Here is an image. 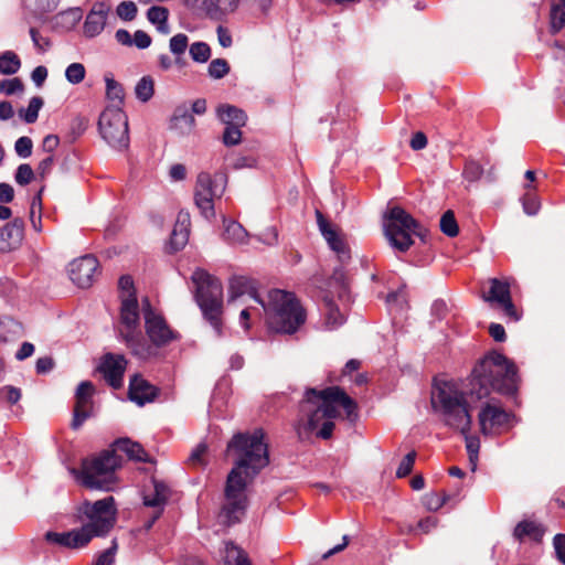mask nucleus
Returning a JSON list of instances; mask_svg holds the SVG:
<instances>
[{"label": "nucleus", "mask_w": 565, "mask_h": 565, "mask_svg": "<svg viewBox=\"0 0 565 565\" xmlns=\"http://www.w3.org/2000/svg\"><path fill=\"white\" fill-rule=\"evenodd\" d=\"M449 499L446 493L439 494L437 492L427 493L424 498V504L429 511L439 510Z\"/></svg>", "instance_id": "obj_55"}, {"label": "nucleus", "mask_w": 565, "mask_h": 565, "mask_svg": "<svg viewBox=\"0 0 565 565\" xmlns=\"http://www.w3.org/2000/svg\"><path fill=\"white\" fill-rule=\"evenodd\" d=\"M79 512L87 522L79 530H111L116 521V508L114 497H106L94 503L84 502Z\"/></svg>", "instance_id": "obj_12"}, {"label": "nucleus", "mask_w": 565, "mask_h": 565, "mask_svg": "<svg viewBox=\"0 0 565 565\" xmlns=\"http://www.w3.org/2000/svg\"><path fill=\"white\" fill-rule=\"evenodd\" d=\"M189 45V38L184 33H178L170 39V52L175 55V62H180V56L183 55Z\"/></svg>", "instance_id": "obj_43"}, {"label": "nucleus", "mask_w": 565, "mask_h": 565, "mask_svg": "<svg viewBox=\"0 0 565 565\" xmlns=\"http://www.w3.org/2000/svg\"><path fill=\"white\" fill-rule=\"evenodd\" d=\"M151 42L150 35L142 30H137L132 35V45L139 50L148 49Z\"/></svg>", "instance_id": "obj_61"}, {"label": "nucleus", "mask_w": 565, "mask_h": 565, "mask_svg": "<svg viewBox=\"0 0 565 565\" xmlns=\"http://www.w3.org/2000/svg\"><path fill=\"white\" fill-rule=\"evenodd\" d=\"M268 328L277 333L294 334L306 322L307 313L294 292L271 289L260 303Z\"/></svg>", "instance_id": "obj_4"}, {"label": "nucleus", "mask_w": 565, "mask_h": 565, "mask_svg": "<svg viewBox=\"0 0 565 565\" xmlns=\"http://www.w3.org/2000/svg\"><path fill=\"white\" fill-rule=\"evenodd\" d=\"M324 327L327 330H334L345 321L337 305L331 299H324L323 302Z\"/></svg>", "instance_id": "obj_33"}, {"label": "nucleus", "mask_w": 565, "mask_h": 565, "mask_svg": "<svg viewBox=\"0 0 565 565\" xmlns=\"http://www.w3.org/2000/svg\"><path fill=\"white\" fill-rule=\"evenodd\" d=\"M110 7L105 2L93 4L83 25V33L86 38L93 39L104 31Z\"/></svg>", "instance_id": "obj_21"}, {"label": "nucleus", "mask_w": 565, "mask_h": 565, "mask_svg": "<svg viewBox=\"0 0 565 565\" xmlns=\"http://www.w3.org/2000/svg\"><path fill=\"white\" fill-rule=\"evenodd\" d=\"M98 268V260L93 255H85L74 259L68 265L71 280L79 288H87L93 284V278Z\"/></svg>", "instance_id": "obj_16"}, {"label": "nucleus", "mask_w": 565, "mask_h": 565, "mask_svg": "<svg viewBox=\"0 0 565 565\" xmlns=\"http://www.w3.org/2000/svg\"><path fill=\"white\" fill-rule=\"evenodd\" d=\"M385 301L390 310L403 311L407 306L405 286L399 287L395 291L388 292Z\"/></svg>", "instance_id": "obj_41"}, {"label": "nucleus", "mask_w": 565, "mask_h": 565, "mask_svg": "<svg viewBox=\"0 0 565 565\" xmlns=\"http://www.w3.org/2000/svg\"><path fill=\"white\" fill-rule=\"evenodd\" d=\"M245 295L259 305L264 300L258 292V284L255 279L246 276H233L228 282V303L235 302Z\"/></svg>", "instance_id": "obj_20"}, {"label": "nucleus", "mask_w": 565, "mask_h": 565, "mask_svg": "<svg viewBox=\"0 0 565 565\" xmlns=\"http://www.w3.org/2000/svg\"><path fill=\"white\" fill-rule=\"evenodd\" d=\"M224 233L223 237L225 241L232 244H242L246 241V230L236 221L224 220Z\"/></svg>", "instance_id": "obj_35"}, {"label": "nucleus", "mask_w": 565, "mask_h": 565, "mask_svg": "<svg viewBox=\"0 0 565 565\" xmlns=\"http://www.w3.org/2000/svg\"><path fill=\"white\" fill-rule=\"evenodd\" d=\"M227 452L234 457V467L226 478L224 502L217 514L221 525L238 524L248 508L247 488L255 477L269 463L263 429L237 433L227 444Z\"/></svg>", "instance_id": "obj_1"}, {"label": "nucleus", "mask_w": 565, "mask_h": 565, "mask_svg": "<svg viewBox=\"0 0 565 565\" xmlns=\"http://www.w3.org/2000/svg\"><path fill=\"white\" fill-rule=\"evenodd\" d=\"M202 9L213 20H222L226 14L218 0H203Z\"/></svg>", "instance_id": "obj_52"}, {"label": "nucleus", "mask_w": 565, "mask_h": 565, "mask_svg": "<svg viewBox=\"0 0 565 565\" xmlns=\"http://www.w3.org/2000/svg\"><path fill=\"white\" fill-rule=\"evenodd\" d=\"M565 25V0H558L551 8V30L553 33L561 31Z\"/></svg>", "instance_id": "obj_40"}, {"label": "nucleus", "mask_w": 565, "mask_h": 565, "mask_svg": "<svg viewBox=\"0 0 565 565\" xmlns=\"http://www.w3.org/2000/svg\"><path fill=\"white\" fill-rule=\"evenodd\" d=\"M34 178V171L28 163H21L14 173V180L20 185L29 184Z\"/></svg>", "instance_id": "obj_56"}, {"label": "nucleus", "mask_w": 565, "mask_h": 565, "mask_svg": "<svg viewBox=\"0 0 565 565\" xmlns=\"http://www.w3.org/2000/svg\"><path fill=\"white\" fill-rule=\"evenodd\" d=\"M216 116L218 120L225 126H245L247 122L246 113L243 109L230 104L220 105L216 108Z\"/></svg>", "instance_id": "obj_27"}, {"label": "nucleus", "mask_w": 565, "mask_h": 565, "mask_svg": "<svg viewBox=\"0 0 565 565\" xmlns=\"http://www.w3.org/2000/svg\"><path fill=\"white\" fill-rule=\"evenodd\" d=\"M191 58L196 63H205L211 57V49L205 42H194L189 50Z\"/></svg>", "instance_id": "obj_45"}, {"label": "nucleus", "mask_w": 565, "mask_h": 565, "mask_svg": "<svg viewBox=\"0 0 565 565\" xmlns=\"http://www.w3.org/2000/svg\"><path fill=\"white\" fill-rule=\"evenodd\" d=\"M431 406L441 416L447 427L458 430L465 437L469 462L475 471L479 458L480 439L469 434L472 420L463 393L450 382L435 384Z\"/></svg>", "instance_id": "obj_2"}, {"label": "nucleus", "mask_w": 565, "mask_h": 565, "mask_svg": "<svg viewBox=\"0 0 565 565\" xmlns=\"http://www.w3.org/2000/svg\"><path fill=\"white\" fill-rule=\"evenodd\" d=\"M195 126V118L185 106L177 107L171 118V128L181 135H189Z\"/></svg>", "instance_id": "obj_28"}, {"label": "nucleus", "mask_w": 565, "mask_h": 565, "mask_svg": "<svg viewBox=\"0 0 565 565\" xmlns=\"http://www.w3.org/2000/svg\"><path fill=\"white\" fill-rule=\"evenodd\" d=\"M23 334V327L10 317H0V343L15 341Z\"/></svg>", "instance_id": "obj_30"}, {"label": "nucleus", "mask_w": 565, "mask_h": 565, "mask_svg": "<svg viewBox=\"0 0 565 565\" xmlns=\"http://www.w3.org/2000/svg\"><path fill=\"white\" fill-rule=\"evenodd\" d=\"M105 83L107 98L115 102V106L120 107L125 98V93L121 84L115 81L111 74L105 75Z\"/></svg>", "instance_id": "obj_39"}, {"label": "nucleus", "mask_w": 565, "mask_h": 565, "mask_svg": "<svg viewBox=\"0 0 565 565\" xmlns=\"http://www.w3.org/2000/svg\"><path fill=\"white\" fill-rule=\"evenodd\" d=\"M511 418L512 414L502 407L487 403L479 413L480 429L483 435H489L493 428L507 426Z\"/></svg>", "instance_id": "obj_19"}, {"label": "nucleus", "mask_w": 565, "mask_h": 565, "mask_svg": "<svg viewBox=\"0 0 565 565\" xmlns=\"http://www.w3.org/2000/svg\"><path fill=\"white\" fill-rule=\"evenodd\" d=\"M128 396L129 399L138 406H143L156 398L157 388L149 384L143 377L136 374L130 379Z\"/></svg>", "instance_id": "obj_24"}, {"label": "nucleus", "mask_w": 565, "mask_h": 565, "mask_svg": "<svg viewBox=\"0 0 565 565\" xmlns=\"http://www.w3.org/2000/svg\"><path fill=\"white\" fill-rule=\"evenodd\" d=\"M138 12V8L132 1H122L117 6L116 13L124 21H132Z\"/></svg>", "instance_id": "obj_54"}, {"label": "nucleus", "mask_w": 565, "mask_h": 565, "mask_svg": "<svg viewBox=\"0 0 565 565\" xmlns=\"http://www.w3.org/2000/svg\"><path fill=\"white\" fill-rule=\"evenodd\" d=\"M440 231L449 237L457 236L459 228L452 211L449 210L443 214L440 218Z\"/></svg>", "instance_id": "obj_46"}, {"label": "nucleus", "mask_w": 565, "mask_h": 565, "mask_svg": "<svg viewBox=\"0 0 565 565\" xmlns=\"http://www.w3.org/2000/svg\"><path fill=\"white\" fill-rule=\"evenodd\" d=\"M327 393L333 394L338 398L339 405L345 411L349 420L354 422L358 418L356 403L339 386H331L326 388Z\"/></svg>", "instance_id": "obj_32"}, {"label": "nucleus", "mask_w": 565, "mask_h": 565, "mask_svg": "<svg viewBox=\"0 0 565 565\" xmlns=\"http://www.w3.org/2000/svg\"><path fill=\"white\" fill-rule=\"evenodd\" d=\"M487 302L497 303L510 319L518 321L520 316L511 298L510 285L508 281L498 278L490 279V290L483 297Z\"/></svg>", "instance_id": "obj_13"}, {"label": "nucleus", "mask_w": 565, "mask_h": 565, "mask_svg": "<svg viewBox=\"0 0 565 565\" xmlns=\"http://www.w3.org/2000/svg\"><path fill=\"white\" fill-rule=\"evenodd\" d=\"M93 393L94 385L92 382L83 381L78 384L75 393L76 404L71 424L73 429H78L83 423L93 415Z\"/></svg>", "instance_id": "obj_14"}, {"label": "nucleus", "mask_w": 565, "mask_h": 565, "mask_svg": "<svg viewBox=\"0 0 565 565\" xmlns=\"http://www.w3.org/2000/svg\"><path fill=\"white\" fill-rule=\"evenodd\" d=\"M225 559L231 565H252L247 553L233 542L225 543Z\"/></svg>", "instance_id": "obj_36"}, {"label": "nucleus", "mask_w": 565, "mask_h": 565, "mask_svg": "<svg viewBox=\"0 0 565 565\" xmlns=\"http://www.w3.org/2000/svg\"><path fill=\"white\" fill-rule=\"evenodd\" d=\"M24 222L20 217L13 218L0 228V250L10 252L18 248L23 239Z\"/></svg>", "instance_id": "obj_23"}, {"label": "nucleus", "mask_w": 565, "mask_h": 565, "mask_svg": "<svg viewBox=\"0 0 565 565\" xmlns=\"http://www.w3.org/2000/svg\"><path fill=\"white\" fill-rule=\"evenodd\" d=\"M301 413H303L307 417L306 420L300 419L296 426L297 434L301 437L302 431L311 433L313 431L321 420H323V416L318 414V403L316 405L309 404L307 405L306 397L301 403Z\"/></svg>", "instance_id": "obj_26"}, {"label": "nucleus", "mask_w": 565, "mask_h": 565, "mask_svg": "<svg viewBox=\"0 0 565 565\" xmlns=\"http://www.w3.org/2000/svg\"><path fill=\"white\" fill-rule=\"evenodd\" d=\"M33 142L30 137L23 136L17 139L14 150L20 158H29L32 154Z\"/></svg>", "instance_id": "obj_57"}, {"label": "nucleus", "mask_w": 565, "mask_h": 565, "mask_svg": "<svg viewBox=\"0 0 565 565\" xmlns=\"http://www.w3.org/2000/svg\"><path fill=\"white\" fill-rule=\"evenodd\" d=\"M118 335L121 341L130 349L134 356L147 361L153 355V348L148 345V341L142 337L140 329L139 305L136 295L129 294L122 297L120 306V326Z\"/></svg>", "instance_id": "obj_7"}, {"label": "nucleus", "mask_w": 565, "mask_h": 565, "mask_svg": "<svg viewBox=\"0 0 565 565\" xmlns=\"http://www.w3.org/2000/svg\"><path fill=\"white\" fill-rule=\"evenodd\" d=\"M195 285V301L204 319L213 328L216 337L223 335V286L222 282L203 269H196L192 275Z\"/></svg>", "instance_id": "obj_6"}, {"label": "nucleus", "mask_w": 565, "mask_h": 565, "mask_svg": "<svg viewBox=\"0 0 565 565\" xmlns=\"http://www.w3.org/2000/svg\"><path fill=\"white\" fill-rule=\"evenodd\" d=\"M148 21L153 24L161 34H169L170 26L168 23L169 10L164 7L152 6L147 11Z\"/></svg>", "instance_id": "obj_31"}, {"label": "nucleus", "mask_w": 565, "mask_h": 565, "mask_svg": "<svg viewBox=\"0 0 565 565\" xmlns=\"http://www.w3.org/2000/svg\"><path fill=\"white\" fill-rule=\"evenodd\" d=\"M417 221L399 206L391 207L384 214V235L390 246L399 252H407L414 244L413 235L422 236Z\"/></svg>", "instance_id": "obj_8"}, {"label": "nucleus", "mask_w": 565, "mask_h": 565, "mask_svg": "<svg viewBox=\"0 0 565 565\" xmlns=\"http://www.w3.org/2000/svg\"><path fill=\"white\" fill-rule=\"evenodd\" d=\"M142 312L145 318L146 333L150 340L148 345L153 348L154 353L150 356L151 360L160 355V348L168 345L173 340H177L179 334L168 326L161 315L154 311L148 298L142 299Z\"/></svg>", "instance_id": "obj_11"}, {"label": "nucleus", "mask_w": 565, "mask_h": 565, "mask_svg": "<svg viewBox=\"0 0 565 565\" xmlns=\"http://www.w3.org/2000/svg\"><path fill=\"white\" fill-rule=\"evenodd\" d=\"M482 174L483 168L478 161L470 159L466 162L462 172L465 180L468 182H477L481 179Z\"/></svg>", "instance_id": "obj_49"}, {"label": "nucleus", "mask_w": 565, "mask_h": 565, "mask_svg": "<svg viewBox=\"0 0 565 565\" xmlns=\"http://www.w3.org/2000/svg\"><path fill=\"white\" fill-rule=\"evenodd\" d=\"M230 72V65L224 58H215L211 61L207 67L209 76L214 79H221Z\"/></svg>", "instance_id": "obj_48"}, {"label": "nucleus", "mask_w": 565, "mask_h": 565, "mask_svg": "<svg viewBox=\"0 0 565 565\" xmlns=\"http://www.w3.org/2000/svg\"><path fill=\"white\" fill-rule=\"evenodd\" d=\"M154 93V82L150 75L142 76L135 86V94L138 100L147 103Z\"/></svg>", "instance_id": "obj_38"}, {"label": "nucleus", "mask_w": 565, "mask_h": 565, "mask_svg": "<svg viewBox=\"0 0 565 565\" xmlns=\"http://www.w3.org/2000/svg\"><path fill=\"white\" fill-rule=\"evenodd\" d=\"M167 502L163 499L157 497V493L152 490L150 493L143 495V504L148 508H152L151 515L145 521V530H150L154 524L156 520L160 516L163 507Z\"/></svg>", "instance_id": "obj_34"}, {"label": "nucleus", "mask_w": 565, "mask_h": 565, "mask_svg": "<svg viewBox=\"0 0 565 565\" xmlns=\"http://www.w3.org/2000/svg\"><path fill=\"white\" fill-rule=\"evenodd\" d=\"M21 398V391L18 387L7 385L0 388V399L15 404Z\"/></svg>", "instance_id": "obj_60"}, {"label": "nucleus", "mask_w": 565, "mask_h": 565, "mask_svg": "<svg viewBox=\"0 0 565 565\" xmlns=\"http://www.w3.org/2000/svg\"><path fill=\"white\" fill-rule=\"evenodd\" d=\"M20 67V57L13 51H4L0 54V74L13 75Z\"/></svg>", "instance_id": "obj_37"}, {"label": "nucleus", "mask_w": 565, "mask_h": 565, "mask_svg": "<svg viewBox=\"0 0 565 565\" xmlns=\"http://www.w3.org/2000/svg\"><path fill=\"white\" fill-rule=\"evenodd\" d=\"M527 192L522 198V206L525 214L533 216L536 215L540 211L541 203L536 195L530 192L532 190V185L529 183L525 185Z\"/></svg>", "instance_id": "obj_44"}, {"label": "nucleus", "mask_w": 565, "mask_h": 565, "mask_svg": "<svg viewBox=\"0 0 565 565\" xmlns=\"http://www.w3.org/2000/svg\"><path fill=\"white\" fill-rule=\"evenodd\" d=\"M118 286H119V289L121 290V296H120L121 299H122V297H127L129 294L136 295L135 288H134V280L130 276H128V275L121 276L119 278Z\"/></svg>", "instance_id": "obj_62"}, {"label": "nucleus", "mask_w": 565, "mask_h": 565, "mask_svg": "<svg viewBox=\"0 0 565 565\" xmlns=\"http://www.w3.org/2000/svg\"><path fill=\"white\" fill-rule=\"evenodd\" d=\"M121 466V457L116 450L107 449L97 456L86 458L82 468L71 469V473L86 488L111 491L116 486L115 471Z\"/></svg>", "instance_id": "obj_5"}, {"label": "nucleus", "mask_w": 565, "mask_h": 565, "mask_svg": "<svg viewBox=\"0 0 565 565\" xmlns=\"http://www.w3.org/2000/svg\"><path fill=\"white\" fill-rule=\"evenodd\" d=\"M114 450H116V452H124L131 460L140 462L149 461V456L142 448V446L128 438H121L116 440Z\"/></svg>", "instance_id": "obj_29"}, {"label": "nucleus", "mask_w": 565, "mask_h": 565, "mask_svg": "<svg viewBox=\"0 0 565 565\" xmlns=\"http://www.w3.org/2000/svg\"><path fill=\"white\" fill-rule=\"evenodd\" d=\"M102 138L114 149L125 150L129 146L128 118L118 106H107L98 120Z\"/></svg>", "instance_id": "obj_9"}, {"label": "nucleus", "mask_w": 565, "mask_h": 565, "mask_svg": "<svg viewBox=\"0 0 565 565\" xmlns=\"http://www.w3.org/2000/svg\"><path fill=\"white\" fill-rule=\"evenodd\" d=\"M23 88V83L18 77L0 81V93L4 95L11 96L18 93H22Z\"/></svg>", "instance_id": "obj_53"}, {"label": "nucleus", "mask_w": 565, "mask_h": 565, "mask_svg": "<svg viewBox=\"0 0 565 565\" xmlns=\"http://www.w3.org/2000/svg\"><path fill=\"white\" fill-rule=\"evenodd\" d=\"M243 126H236V125H230L225 126L224 132H223V143L227 147L236 146L242 140V131L241 128Z\"/></svg>", "instance_id": "obj_50"}, {"label": "nucleus", "mask_w": 565, "mask_h": 565, "mask_svg": "<svg viewBox=\"0 0 565 565\" xmlns=\"http://www.w3.org/2000/svg\"><path fill=\"white\" fill-rule=\"evenodd\" d=\"M415 459H416V452L415 451L408 452L399 462L398 468L396 470V476L398 478H404V477L408 476L412 472Z\"/></svg>", "instance_id": "obj_59"}, {"label": "nucleus", "mask_w": 565, "mask_h": 565, "mask_svg": "<svg viewBox=\"0 0 565 565\" xmlns=\"http://www.w3.org/2000/svg\"><path fill=\"white\" fill-rule=\"evenodd\" d=\"M108 532H45V541L66 548L86 546L94 536H105Z\"/></svg>", "instance_id": "obj_18"}, {"label": "nucleus", "mask_w": 565, "mask_h": 565, "mask_svg": "<svg viewBox=\"0 0 565 565\" xmlns=\"http://www.w3.org/2000/svg\"><path fill=\"white\" fill-rule=\"evenodd\" d=\"M553 542L558 559L565 565V534L557 533Z\"/></svg>", "instance_id": "obj_63"}, {"label": "nucleus", "mask_w": 565, "mask_h": 565, "mask_svg": "<svg viewBox=\"0 0 565 565\" xmlns=\"http://www.w3.org/2000/svg\"><path fill=\"white\" fill-rule=\"evenodd\" d=\"M226 177L216 174L212 177L207 172L199 173L196 178L194 201L201 214L206 220L215 217L214 199L221 198L225 191Z\"/></svg>", "instance_id": "obj_10"}, {"label": "nucleus", "mask_w": 565, "mask_h": 565, "mask_svg": "<svg viewBox=\"0 0 565 565\" xmlns=\"http://www.w3.org/2000/svg\"><path fill=\"white\" fill-rule=\"evenodd\" d=\"M516 390V367L499 352L489 353L472 370L469 393L476 399L489 396L492 391L513 395Z\"/></svg>", "instance_id": "obj_3"}, {"label": "nucleus", "mask_w": 565, "mask_h": 565, "mask_svg": "<svg viewBox=\"0 0 565 565\" xmlns=\"http://www.w3.org/2000/svg\"><path fill=\"white\" fill-rule=\"evenodd\" d=\"M54 366V361L50 356L39 358L35 363V371L38 374L49 373Z\"/></svg>", "instance_id": "obj_64"}, {"label": "nucleus", "mask_w": 565, "mask_h": 565, "mask_svg": "<svg viewBox=\"0 0 565 565\" xmlns=\"http://www.w3.org/2000/svg\"><path fill=\"white\" fill-rule=\"evenodd\" d=\"M319 231L326 239L328 246L337 254L342 264L351 259L350 248L344 238L331 227L330 223L323 217L320 211L316 212Z\"/></svg>", "instance_id": "obj_17"}, {"label": "nucleus", "mask_w": 565, "mask_h": 565, "mask_svg": "<svg viewBox=\"0 0 565 565\" xmlns=\"http://www.w3.org/2000/svg\"><path fill=\"white\" fill-rule=\"evenodd\" d=\"M190 214L185 211H180L170 237V248L173 252L182 249L188 241L190 234Z\"/></svg>", "instance_id": "obj_25"}, {"label": "nucleus", "mask_w": 565, "mask_h": 565, "mask_svg": "<svg viewBox=\"0 0 565 565\" xmlns=\"http://www.w3.org/2000/svg\"><path fill=\"white\" fill-rule=\"evenodd\" d=\"M117 548V540L113 539L111 545L98 555L95 565H114Z\"/></svg>", "instance_id": "obj_58"}, {"label": "nucleus", "mask_w": 565, "mask_h": 565, "mask_svg": "<svg viewBox=\"0 0 565 565\" xmlns=\"http://www.w3.org/2000/svg\"><path fill=\"white\" fill-rule=\"evenodd\" d=\"M85 75L86 70L82 63H72L65 70V78L73 85L82 83L85 78Z\"/></svg>", "instance_id": "obj_47"}, {"label": "nucleus", "mask_w": 565, "mask_h": 565, "mask_svg": "<svg viewBox=\"0 0 565 565\" xmlns=\"http://www.w3.org/2000/svg\"><path fill=\"white\" fill-rule=\"evenodd\" d=\"M57 19L61 21L63 25H65L68 30L73 29L82 19V12L79 8H72L67 11L61 12L57 15Z\"/></svg>", "instance_id": "obj_51"}, {"label": "nucleus", "mask_w": 565, "mask_h": 565, "mask_svg": "<svg viewBox=\"0 0 565 565\" xmlns=\"http://www.w3.org/2000/svg\"><path fill=\"white\" fill-rule=\"evenodd\" d=\"M128 361L122 354L106 353L99 363L98 370L105 381L115 390L122 386V377Z\"/></svg>", "instance_id": "obj_15"}, {"label": "nucleus", "mask_w": 565, "mask_h": 565, "mask_svg": "<svg viewBox=\"0 0 565 565\" xmlns=\"http://www.w3.org/2000/svg\"><path fill=\"white\" fill-rule=\"evenodd\" d=\"M43 106V99L39 96H34L30 99L28 107L19 110L20 117L26 124H33L39 117V111Z\"/></svg>", "instance_id": "obj_42"}, {"label": "nucleus", "mask_w": 565, "mask_h": 565, "mask_svg": "<svg viewBox=\"0 0 565 565\" xmlns=\"http://www.w3.org/2000/svg\"><path fill=\"white\" fill-rule=\"evenodd\" d=\"M307 405L318 403V414L323 418L332 420L338 417L339 412L335 405H339L338 398L333 394H329L324 390L318 391L316 388H308L306 391Z\"/></svg>", "instance_id": "obj_22"}]
</instances>
